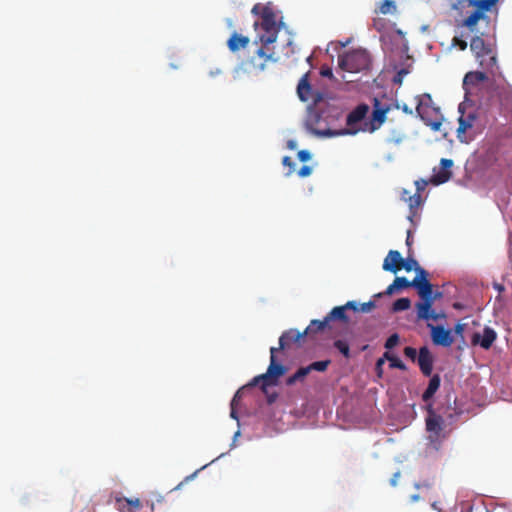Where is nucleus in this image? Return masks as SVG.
I'll return each instance as SVG.
<instances>
[{"label": "nucleus", "instance_id": "20e7f679", "mask_svg": "<svg viewBox=\"0 0 512 512\" xmlns=\"http://www.w3.org/2000/svg\"><path fill=\"white\" fill-rule=\"evenodd\" d=\"M431 103V96L429 94H425L423 98L419 100L416 106V112L422 121L433 131H439L442 125L443 116L440 113L439 108L434 107Z\"/></svg>", "mask_w": 512, "mask_h": 512}, {"label": "nucleus", "instance_id": "c756f323", "mask_svg": "<svg viewBox=\"0 0 512 512\" xmlns=\"http://www.w3.org/2000/svg\"><path fill=\"white\" fill-rule=\"evenodd\" d=\"M334 347L345 357H350V347L349 344L344 340H336L334 342Z\"/></svg>", "mask_w": 512, "mask_h": 512}, {"label": "nucleus", "instance_id": "0eeeda50", "mask_svg": "<svg viewBox=\"0 0 512 512\" xmlns=\"http://www.w3.org/2000/svg\"><path fill=\"white\" fill-rule=\"evenodd\" d=\"M369 111V106L367 104H359L355 109H353L346 118V125L348 128L332 131L327 130L324 132V135L327 136H339V135H355L360 129L354 128V126L360 123L366 117Z\"/></svg>", "mask_w": 512, "mask_h": 512}, {"label": "nucleus", "instance_id": "ddd939ff", "mask_svg": "<svg viewBox=\"0 0 512 512\" xmlns=\"http://www.w3.org/2000/svg\"><path fill=\"white\" fill-rule=\"evenodd\" d=\"M403 260L399 251L390 250L383 261L382 268L385 271L396 273L402 269Z\"/></svg>", "mask_w": 512, "mask_h": 512}, {"label": "nucleus", "instance_id": "4468645a", "mask_svg": "<svg viewBox=\"0 0 512 512\" xmlns=\"http://www.w3.org/2000/svg\"><path fill=\"white\" fill-rule=\"evenodd\" d=\"M417 362L421 372L425 376H430L433 370V356L427 346L419 349Z\"/></svg>", "mask_w": 512, "mask_h": 512}, {"label": "nucleus", "instance_id": "423d86ee", "mask_svg": "<svg viewBox=\"0 0 512 512\" xmlns=\"http://www.w3.org/2000/svg\"><path fill=\"white\" fill-rule=\"evenodd\" d=\"M427 412L426 430L429 433L428 439L430 443L433 444L434 448L438 449L442 439L444 438V435L442 434L444 421L440 415L435 413L432 404H428Z\"/></svg>", "mask_w": 512, "mask_h": 512}, {"label": "nucleus", "instance_id": "412c9836", "mask_svg": "<svg viewBox=\"0 0 512 512\" xmlns=\"http://www.w3.org/2000/svg\"><path fill=\"white\" fill-rule=\"evenodd\" d=\"M487 79V75L484 72L481 71H471L468 72L463 80V87L466 88L467 86H475L478 85L481 82H484Z\"/></svg>", "mask_w": 512, "mask_h": 512}, {"label": "nucleus", "instance_id": "603ef678", "mask_svg": "<svg viewBox=\"0 0 512 512\" xmlns=\"http://www.w3.org/2000/svg\"><path fill=\"white\" fill-rule=\"evenodd\" d=\"M287 147L290 149V150H294L296 148V142L294 140H289L287 142Z\"/></svg>", "mask_w": 512, "mask_h": 512}, {"label": "nucleus", "instance_id": "bb28decb", "mask_svg": "<svg viewBox=\"0 0 512 512\" xmlns=\"http://www.w3.org/2000/svg\"><path fill=\"white\" fill-rule=\"evenodd\" d=\"M330 363H331L330 360L316 361V362H313L310 365L306 366V369L308 371V374L311 371L324 372L327 370Z\"/></svg>", "mask_w": 512, "mask_h": 512}, {"label": "nucleus", "instance_id": "8fccbe9b", "mask_svg": "<svg viewBox=\"0 0 512 512\" xmlns=\"http://www.w3.org/2000/svg\"><path fill=\"white\" fill-rule=\"evenodd\" d=\"M230 407H231V411H230L231 418H233V419L238 421V416H237V412H236V405H233V406H230Z\"/></svg>", "mask_w": 512, "mask_h": 512}, {"label": "nucleus", "instance_id": "6e6552de", "mask_svg": "<svg viewBox=\"0 0 512 512\" xmlns=\"http://www.w3.org/2000/svg\"><path fill=\"white\" fill-rule=\"evenodd\" d=\"M427 272L423 268H417V276L412 280V285L416 288L419 296L423 300L435 299L436 297L441 296V293H437L433 296V286L427 280Z\"/></svg>", "mask_w": 512, "mask_h": 512}, {"label": "nucleus", "instance_id": "473e14b6", "mask_svg": "<svg viewBox=\"0 0 512 512\" xmlns=\"http://www.w3.org/2000/svg\"><path fill=\"white\" fill-rule=\"evenodd\" d=\"M417 268H421L414 258H407L406 260H403V266L402 269H405L407 272H410L412 270H415L417 272Z\"/></svg>", "mask_w": 512, "mask_h": 512}, {"label": "nucleus", "instance_id": "49530a36", "mask_svg": "<svg viewBox=\"0 0 512 512\" xmlns=\"http://www.w3.org/2000/svg\"><path fill=\"white\" fill-rule=\"evenodd\" d=\"M415 184H416V187H417V191H416V193H419V194H420V192H421L422 190H424V188H425V186H426L427 182H426V181H416V182H415Z\"/></svg>", "mask_w": 512, "mask_h": 512}, {"label": "nucleus", "instance_id": "b1692460", "mask_svg": "<svg viewBox=\"0 0 512 512\" xmlns=\"http://www.w3.org/2000/svg\"><path fill=\"white\" fill-rule=\"evenodd\" d=\"M328 320L325 317L322 321L320 320H312L308 327L305 329V333H307V337H312L314 334L323 331L328 325Z\"/></svg>", "mask_w": 512, "mask_h": 512}, {"label": "nucleus", "instance_id": "e433bc0d", "mask_svg": "<svg viewBox=\"0 0 512 512\" xmlns=\"http://www.w3.org/2000/svg\"><path fill=\"white\" fill-rule=\"evenodd\" d=\"M376 304L374 301H368V302H365V303H362L361 305H358V309L357 310H354L355 312H369L371 311L373 308H375Z\"/></svg>", "mask_w": 512, "mask_h": 512}, {"label": "nucleus", "instance_id": "f704fd0d", "mask_svg": "<svg viewBox=\"0 0 512 512\" xmlns=\"http://www.w3.org/2000/svg\"><path fill=\"white\" fill-rule=\"evenodd\" d=\"M471 5L477 7L478 8L477 11H481L483 13V11H486L489 9L491 2L489 0H474V1H471Z\"/></svg>", "mask_w": 512, "mask_h": 512}, {"label": "nucleus", "instance_id": "7c9ffc66", "mask_svg": "<svg viewBox=\"0 0 512 512\" xmlns=\"http://www.w3.org/2000/svg\"><path fill=\"white\" fill-rule=\"evenodd\" d=\"M396 10L395 3L392 0H383L379 7V12L382 14L393 13Z\"/></svg>", "mask_w": 512, "mask_h": 512}, {"label": "nucleus", "instance_id": "5701e85b", "mask_svg": "<svg viewBox=\"0 0 512 512\" xmlns=\"http://www.w3.org/2000/svg\"><path fill=\"white\" fill-rule=\"evenodd\" d=\"M433 302V299H428L416 304L417 316L419 319L429 320V313L431 312Z\"/></svg>", "mask_w": 512, "mask_h": 512}, {"label": "nucleus", "instance_id": "3c124183", "mask_svg": "<svg viewBox=\"0 0 512 512\" xmlns=\"http://www.w3.org/2000/svg\"><path fill=\"white\" fill-rule=\"evenodd\" d=\"M455 332L457 334H462V332L464 331V325L463 324H460L458 323L456 326H455Z\"/></svg>", "mask_w": 512, "mask_h": 512}, {"label": "nucleus", "instance_id": "c03bdc74", "mask_svg": "<svg viewBox=\"0 0 512 512\" xmlns=\"http://www.w3.org/2000/svg\"><path fill=\"white\" fill-rule=\"evenodd\" d=\"M415 488L416 489L425 488V489L429 490V489L432 488V483H430L429 481H424L422 483H417V484H415Z\"/></svg>", "mask_w": 512, "mask_h": 512}, {"label": "nucleus", "instance_id": "6e6d98bb", "mask_svg": "<svg viewBox=\"0 0 512 512\" xmlns=\"http://www.w3.org/2000/svg\"><path fill=\"white\" fill-rule=\"evenodd\" d=\"M419 499H420V496H419L418 494H415V495H412V496H411V501H412V502H416V501H418Z\"/></svg>", "mask_w": 512, "mask_h": 512}, {"label": "nucleus", "instance_id": "a878e982", "mask_svg": "<svg viewBox=\"0 0 512 512\" xmlns=\"http://www.w3.org/2000/svg\"><path fill=\"white\" fill-rule=\"evenodd\" d=\"M483 17V13L481 11H473L463 22V25L468 27L473 31L477 22Z\"/></svg>", "mask_w": 512, "mask_h": 512}, {"label": "nucleus", "instance_id": "4be33fe9", "mask_svg": "<svg viewBox=\"0 0 512 512\" xmlns=\"http://www.w3.org/2000/svg\"><path fill=\"white\" fill-rule=\"evenodd\" d=\"M440 383L441 379L438 374H435L431 377L428 387L426 388L422 395V399L424 402H428L434 396V394L440 387Z\"/></svg>", "mask_w": 512, "mask_h": 512}, {"label": "nucleus", "instance_id": "f03ea898", "mask_svg": "<svg viewBox=\"0 0 512 512\" xmlns=\"http://www.w3.org/2000/svg\"><path fill=\"white\" fill-rule=\"evenodd\" d=\"M304 337H307L305 330L303 332L296 329L285 331L279 338V346L270 348V364L266 373L254 377L253 384L262 381L264 390L267 385H277L279 377L286 373V367L277 362L276 353L289 347L291 343H300Z\"/></svg>", "mask_w": 512, "mask_h": 512}, {"label": "nucleus", "instance_id": "c85d7f7f", "mask_svg": "<svg viewBox=\"0 0 512 512\" xmlns=\"http://www.w3.org/2000/svg\"><path fill=\"white\" fill-rule=\"evenodd\" d=\"M411 306V301L409 298H399L392 305L393 312H399L409 309Z\"/></svg>", "mask_w": 512, "mask_h": 512}, {"label": "nucleus", "instance_id": "ea45409f", "mask_svg": "<svg viewBox=\"0 0 512 512\" xmlns=\"http://www.w3.org/2000/svg\"><path fill=\"white\" fill-rule=\"evenodd\" d=\"M452 45L459 47L460 50L464 51L467 48V42L459 37L452 39Z\"/></svg>", "mask_w": 512, "mask_h": 512}, {"label": "nucleus", "instance_id": "c9c22d12", "mask_svg": "<svg viewBox=\"0 0 512 512\" xmlns=\"http://www.w3.org/2000/svg\"><path fill=\"white\" fill-rule=\"evenodd\" d=\"M399 343V335L397 333H394L388 337V339L385 342V348L390 350L394 348Z\"/></svg>", "mask_w": 512, "mask_h": 512}, {"label": "nucleus", "instance_id": "864d4df0", "mask_svg": "<svg viewBox=\"0 0 512 512\" xmlns=\"http://www.w3.org/2000/svg\"><path fill=\"white\" fill-rule=\"evenodd\" d=\"M439 317V315L435 314L432 310L431 312L429 313V319H432V320H437Z\"/></svg>", "mask_w": 512, "mask_h": 512}, {"label": "nucleus", "instance_id": "6ab92c4d", "mask_svg": "<svg viewBox=\"0 0 512 512\" xmlns=\"http://www.w3.org/2000/svg\"><path fill=\"white\" fill-rule=\"evenodd\" d=\"M249 42L250 39L247 36H243L238 33H233L229 38L227 45L230 51L236 52L240 48H246Z\"/></svg>", "mask_w": 512, "mask_h": 512}, {"label": "nucleus", "instance_id": "f3484780", "mask_svg": "<svg viewBox=\"0 0 512 512\" xmlns=\"http://www.w3.org/2000/svg\"><path fill=\"white\" fill-rule=\"evenodd\" d=\"M388 110V107H380V102L375 99L374 109L372 112V120L369 128L370 132L377 130L385 122Z\"/></svg>", "mask_w": 512, "mask_h": 512}, {"label": "nucleus", "instance_id": "7ed1b4c3", "mask_svg": "<svg viewBox=\"0 0 512 512\" xmlns=\"http://www.w3.org/2000/svg\"><path fill=\"white\" fill-rule=\"evenodd\" d=\"M370 65V55L364 49H354L338 56V66L345 72L359 73L368 70Z\"/></svg>", "mask_w": 512, "mask_h": 512}, {"label": "nucleus", "instance_id": "2eb2a0df", "mask_svg": "<svg viewBox=\"0 0 512 512\" xmlns=\"http://www.w3.org/2000/svg\"><path fill=\"white\" fill-rule=\"evenodd\" d=\"M142 506L143 505L139 498H115V507L119 512H139L142 509Z\"/></svg>", "mask_w": 512, "mask_h": 512}, {"label": "nucleus", "instance_id": "58836bf2", "mask_svg": "<svg viewBox=\"0 0 512 512\" xmlns=\"http://www.w3.org/2000/svg\"><path fill=\"white\" fill-rule=\"evenodd\" d=\"M404 355L412 361L418 358L416 349L410 346L404 348Z\"/></svg>", "mask_w": 512, "mask_h": 512}, {"label": "nucleus", "instance_id": "a18cd8bd", "mask_svg": "<svg viewBox=\"0 0 512 512\" xmlns=\"http://www.w3.org/2000/svg\"><path fill=\"white\" fill-rule=\"evenodd\" d=\"M408 72L405 70V69H402L400 70L397 75L395 76L394 78V82L395 83H401L402 82V78L404 75H406Z\"/></svg>", "mask_w": 512, "mask_h": 512}, {"label": "nucleus", "instance_id": "13d9d810", "mask_svg": "<svg viewBox=\"0 0 512 512\" xmlns=\"http://www.w3.org/2000/svg\"><path fill=\"white\" fill-rule=\"evenodd\" d=\"M383 363H384V360H383V359H379V360L377 361V364H376V365L379 367V366H381Z\"/></svg>", "mask_w": 512, "mask_h": 512}, {"label": "nucleus", "instance_id": "9b49d317", "mask_svg": "<svg viewBox=\"0 0 512 512\" xmlns=\"http://www.w3.org/2000/svg\"><path fill=\"white\" fill-rule=\"evenodd\" d=\"M453 166V161L451 159L443 158L440 161V169L439 171L434 170V174L431 177V183L434 185H440L447 182L451 176V167Z\"/></svg>", "mask_w": 512, "mask_h": 512}, {"label": "nucleus", "instance_id": "09e8293b", "mask_svg": "<svg viewBox=\"0 0 512 512\" xmlns=\"http://www.w3.org/2000/svg\"><path fill=\"white\" fill-rule=\"evenodd\" d=\"M239 398H240V390H238L234 397L232 398V401L230 403V406H233V405H237L238 401H239Z\"/></svg>", "mask_w": 512, "mask_h": 512}, {"label": "nucleus", "instance_id": "4d7b16f0", "mask_svg": "<svg viewBox=\"0 0 512 512\" xmlns=\"http://www.w3.org/2000/svg\"><path fill=\"white\" fill-rule=\"evenodd\" d=\"M403 110H404L406 113L412 114V110H409L407 106H404Z\"/></svg>", "mask_w": 512, "mask_h": 512}, {"label": "nucleus", "instance_id": "79ce46f5", "mask_svg": "<svg viewBox=\"0 0 512 512\" xmlns=\"http://www.w3.org/2000/svg\"><path fill=\"white\" fill-rule=\"evenodd\" d=\"M312 173V168L310 166H307V165H304L300 168V170L298 171V175L301 177V178H305V177H308L310 176Z\"/></svg>", "mask_w": 512, "mask_h": 512}, {"label": "nucleus", "instance_id": "39448f33", "mask_svg": "<svg viewBox=\"0 0 512 512\" xmlns=\"http://www.w3.org/2000/svg\"><path fill=\"white\" fill-rule=\"evenodd\" d=\"M470 50L482 68L490 69L496 65V56L482 37L475 36L471 39Z\"/></svg>", "mask_w": 512, "mask_h": 512}, {"label": "nucleus", "instance_id": "de8ad7c7", "mask_svg": "<svg viewBox=\"0 0 512 512\" xmlns=\"http://www.w3.org/2000/svg\"><path fill=\"white\" fill-rule=\"evenodd\" d=\"M396 290H398V289H397V287L395 286V283L393 282L392 284H390V285L387 287V289H386L385 293H386L387 295H391V294H393Z\"/></svg>", "mask_w": 512, "mask_h": 512}, {"label": "nucleus", "instance_id": "a211bd4d", "mask_svg": "<svg viewBox=\"0 0 512 512\" xmlns=\"http://www.w3.org/2000/svg\"><path fill=\"white\" fill-rule=\"evenodd\" d=\"M401 198L403 201L407 202L411 211V215L409 216V219L412 220V217L415 215L416 210L421 205L422 199L421 194L414 193L413 195L410 194L409 191L403 190L401 194Z\"/></svg>", "mask_w": 512, "mask_h": 512}, {"label": "nucleus", "instance_id": "5fc2aeb1", "mask_svg": "<svg viewBox=\"0 0 512 512\" xmlns=\"http://www.w3.org/2000/svg\"><path fill=\"white\" fill-rule=\"evenodd\" d=\"M411 243H412L411 233H410V231H408V235H407V239H406V244H407V246H411Z\"/></svg>", "mask_w": 512, "mask_h": 512}, {"label": "nucleus", "instance_id": "1a4fd4ad", "mask_svg": "<svg viewBox=\"0 0 512 512\" xmlns=\"http://www.w3.org/2000/svg\"><path fill=\"white\" fill-rule=\"evenodd\" d=\"M428 327L431 328V338L435 345L450 347L453 344L454 338L452 336L451 330L445 329L441 325L434 326L428 324Z\"/></svg>", "mask_w": 512, "mask_h": 512}, {"label": "nucleus", "instance_id": "bf43d9fd", "mask_svg": "<svg viewBox=\"0 0 512 512\" xmlns=\"http://www.w3.org/2000/svg\"><path fill=\"white\" fill-rule=\"evenodd\" d=\"M392 484H393V485H395V484H396V479H393Z\"/></svg>", "mask_w": 512, "mask_h": 512}, {"label": "nucleus", "instance_id": "a19ab883", "mask_svg": "<svg viewBox=\"0 0 512 512\" xmlns=\"http://www.w3.org/2000/svg\"><path fill=\"white\" fill-rule=\"evenodd\" d=\"M320 75L322 77H326V78H333V72H332V69L331 67L327 66V65H323L320 69Z\"/></svg>", "mask_w": 512, "mask_h": 512}, {"label": "nucleus", "instance_id": "72a5a7b5", "mask_svg": "<svg viewBox=\"0 0 512 512\" xmlns=\"http://www.w3.org/2000/svg\"><path fill=\"white\" fill-rule=\"evenodd\" d=\"M395 283V286L397 287V289H403V288H408V287H413L412 285V281H409L407 278L405 277H396L393 281Z\"/></svg>", "mask_w": 512, "mask_h": 512}, {"label": "nucleus", "instance_id": "37998d69", "mask_svg": "<svg viewBox=\"0 0 512 512\" xmlns=\"http://www.w3.org/2000/svg\"><path fill=\"white\" fill-rule=\"evenodd\" d=\"M297 157L301 162H306L311 159V154L308 150H300Z\"/></svg>", "mask_w": 512, "mask_h": 512}, {"label": "nucleus", "instance_id": "393cba45", "mask_svg": "<svg viewBox=\"0 0 512 512\" xmlns=\"http://www.w3.org/2000/svg\"><path fill=\"white\" fill-rule=\"evenodd\" d=\"M307 375L308 371L306 367H300L293 375L287 378L286 384L288 386H291L295 384L297 381H303Z\"/></svg>", "mask_w": 512, "mask_h": 512}, {"label": "nucleus", "instance_id": "9d476101", "mask_svg": "<svg viewBox=\"0 0 512 512\" xmlns=\"http://www.w3.org/2000/svg\"><path fill=\"white\" fill-rule=\"evenodd\" d=\"M459 112L461 113V116L458 119L459 126L457 129V138L461 142H467L465 133L468 129L473 127L476 116L474 113H468L465 115L463 111V104L459 105Z\"/></svg>", "mask_w": 512, "mask_h": 512}, {"label": "nucleus", "instance_id": "f8f14e48", "mask_svg": "<svg viewBox=\"0 0 512 512\" xmlns=\"http://www.w3.org/2000/svg\"><path fill=\"white\" fill-rule=\"evenodd\" d=\"M357 310L358 304L355 301H348L345 305L334 307L326 316L328 322L338 320L343 323H348L349 319L346 315V310Z\"/></svg>", "mask_w": 512, "mask_h": 512}, {"label": "nucleus", "instance_id": "4c0bfd02", "mask_svg": "<svg viewBox=\"0 0 512 512\" xmlns=\"http://www.w3.org/2000/svg\"><path fill=\"white\" fill-rule=\"evenodd\" d=\"M282 164L286 167H289V171H288L287 175H291L294 172L295 163L292 161L291 157L284 156L282 159Z\"/></svg>", "mask_w": 512, "mask_h": 512}, {"label": "nucleus", "instance_id": "dca6fc26", "mask_svg": "<svg viewBox=\"0 0 512 512\" xmlns=\"http://www.w3.org/2000/svg\"><path fill=\"white\" fill-rule=\"evenodd\" d=\"M497 334L494 329L485 327L483 334L475 333L472 337L473 344H479L484 349H489L496 340Z\"/></svg>", "mask_w": 512, "mask_h": 512}, {"label": "nucleus", "instance_id": "aec40b11", "mask_svg": "<svg viewBox=\"0 0 512 512\" xmlns=\"http://www.w3.org/2000/svg\"><path fill=\"white\" fill-rule=\"evenodd\" d=\"M297 93L302 101H308L312 97V87L308 80V74L303 75L297 86Z\"/></svg>", "mask_w": 512, "mask_h": 512}, {"label": "nucleus", "instance_id": "f257e3e1", "mask_svg": "<svg viewBox=\"0 0 512 512\" xmlns=\"http://www.w3.org/2000/svg\"><path fill=\"white\" fill-rule=\"evenodd\" d=\"M251 12L254 15L260 16V23L255 22L254 26L255 28L260 26L264 33L259 35L261 47L257 49L256 55L250 59L240 62L239 67L236 70V74L239 78L245 74L251 75L259 73L265 69L267 62L277 61L275 53L270 47L271 44L276 42L279 33V26L276 22V13L273 9L272 3L268 2L264 5L257 3L253 6Z\"/></svg>", "mask_w": 512, "mask_h": 512}, {"label": "nucleus", "instance_id": "cd10ccee", "mask_svg": "<svg viewBox=\"0 0 512 512\" xmlns=\"http://www.w3.org/2000/svg\"><path fill=\"white\" fill-rule=\"evenodd\" d=\"M384 357L390 362V367L397 368L405 371L407 369L403 361L395 355H391L388 352L384 354Z\"/></svg>", "mask_w": 512, "mask_h": 512}, {"label": "nucleus", "instance_id": "2f4dec72", "mask_svg": "<svg viewBox=\"0 0 512 512\" xmlns=\"http://www.w3.org/2000/svg\"><path fill=\"white\" fill-rule=\"evenodd\" d=\"M258 384L260 385V387H261L262 391L267 395V402H268V404H273V403L276 401V399H277V397H278V394H277L276 392H273V393H271V394H269V393L267 392V387H269L270 385L265 386V390H264V389H263V386H262V385H263V382H262V381H258V382H256L255 384H253V380H252V381L249 383V386H255V385H258Z\"/></svg>", "mask_w": 512, "mask_h": 512}]
</instances>
